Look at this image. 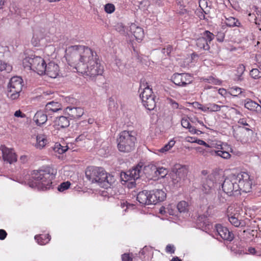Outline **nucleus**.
Returning <instances> with one entry per match:
<instances>
[{"label":"nucleus","instance_id":"1","mask_svg":"<svg viewBox=\"0 0 261 261\" xmlns=\"http://www.w3.org/2000/svg\"><path fill=\"white\" fill-rule=\"evenodd\" d=\"M97 57L96 53L90 48L84 45H71L66 50L65 57L70 66H74L79 72L81 64L87 65Z\"/></svg>","mask_w":261,"mask_h":261},{"label":"nucleus","instance_id":"2","mask_svg":"<svg viewBox=\"0 0 261 261\" xmlns=\"http://www.w3.org/2000/svg\"><path fill=\"white\" fill-rule=\"evenodd\" d=\"M85 175L91 184H96L105 189L110 188L115 181L113 175L107 173L103 168L100 167H88L85 170Z\"/></svg>","mask_w":261,"mask_h":261},{"label":"nucleus","instance_id":"3","mask_svg":"<svg viewBox=\"0 0 261 261\" xmlns=\"http://www.w3.org/2000/svg\"><path fill=\"white\" fill-rule=\"evenodd\" d=\"M57 173L56 169L48 166L33 171L32 175L33 178L38 184V188L44 191L51 188L53 180L55 179Z\"/></svg>","mask_w":261,"mask_h":261},{"label":"nucleus","instance_id":"4","mask_svg":"<svg viewBox=\"0 0 261 261\" xmlns=\"http://www.w3.org/2000/svg\"><path fill=\"white\" fill-rule=\"evenodd\" d=\"M116 142L120 152L129 153L135 150L137 138L134 132L123 130L119 134Z\"/></svg>","mask_w":261,"mask_h":261},{"label":"nucleus","instance_id":"5","mask_svg":"<svg viewBox=\"0 0 261 261\" xmlns=\"http://www.w3.org/2000/svg\"><path fill=\"white\" fill-rule=\"evenodd\" d=\"M104 72V67L98 57L87 65L81 64L79 67V72L85 76L91 78L101 75Z\"/></svg>","mask_w":261,"mask_h":261},{"label":"nucleus","instance_id":"6","mask_svg":"<svg viewBox=\"0 0 261 261\" xmlns=\"http://www.w3.org/2000/svg\"><path fill=\"white\" fill-rule=\"evenodd\" d=\"M140 98L143 106L149 110H152L156 106V96L152 91V89L147 82L141 81L140 90Z\"/></svg>","mask_w":261,"mask_h":261},{"label":"nucleus","instance_id":"7","mask_svg":"<svg viewBox=\"0 0 261 261\" xmlns=\"http://www.w3.org/2000/svg\"><path fill=\"white\" fill-rule=\"evenodd\" d=\"M24 68H29L39 75L45 74L46 63L44 59L40 56L27 57L22 61Z\"/></svg>","mask_w":261,"mask_h":261},{"label":"nucleus","instance_id":"8","mask_svg":"<svg viewBox=\"0 0 261 261\" xmlns=\"http://www.w3.org/2000/svg\"><path fill=\"white\" fill-rule=\"evenodd\" d=\"M23 80L19 76H14L10 81L8 86V96L12 99H16L19 96L23 87Z\"/></svg>","mask_w":261,"mask_h":261},{"label":"nucleus","instance_id":"9","mask_svg":"<svg viewBox=\"0 0 261 261\" xmlns=\"http://www.w3.org/2000/svg\"><path fill=\"white\" fill-rule=\"evenodd\" d=\"M221 178L222 176L216 171H213L208 175L202 185V192L206 194H212L215 191L217 184Z\"/></svg>","mask_w":261,"mask_h":261},{"label":"nucleus","instance_id":"10","mask_svg":"<svg viewBox=\"0 0 261 261\" xmlns=\"http://www.w3.org/2000/svg\"><path fill=\"white\" fill-rule=\"evenodd\" d=\"M222 188L223 191L229 196L239 191L240 188L237 185L235 174L230 175L224 179Z\"/></svg>","mask_w":261,"mask_h":261},{"label":"nucleus","instance_id":"11","mask_svg":"<svg viewBox=\"0 0 261 261\" xmlns=\"http://www.w3.org/2000/svg\"><path fill=\"white\" fill-rule=\"evenodd\" d=\"M237 185L239 187V191L249 192L252 188V181L249 174L245 172H242L235 175Z\"/></svg>","mask_w":261,"mask_h":261},{"label":"nucleus","instance_id":"12","mask_svg":"<svg viewBox=\"0 0 261 261\" xmlns=\"http://www.w3.org/2000/svg\"><path fill=\"white\" fill-rule=\"evenodd\" d=\"M193 77L189 73H174L171 77L172 81L176 85L186 87L193 82Z\"/></svg>","mask_w":261,"mask_h":261},{"label":"nucleus","instance_id":"13","mask_svg":"<svg viewBox=\"0 0 261 261\" xmlns=\"http://www.w3.org/2000/svg\"><path fill=\"white\" fill-rule=\"evenodd\" d=\"M228 217L230 223L237 227H245L246 226H249V224L251 222L250 220L247 218L244 220L240 219V216L238 213L234 214L233 215H228Z\"/></svg>","mask_w":261,"mask_h":261},{"label":"nucleus","instance_id":"14","mask_svg":"<svg viewBox=\"0 0 261 261\" xmlns=\"http://www.w3.org/2000/svg\"><path fill=\"white\" fill-rule=\"evenodd\" d=\"M149 192L150 204H155L159 202L163 201L166 197V194L162 190L155 189Z\"/></svg>","mask_w":261,"mask_h":261},{"label":"nucleus","instance_id":"15","mask_svg":"<svg viewBox=\"0 0 261 261\" xmlns=\"http://www.w3.org/2000/svg\"><path fill=\"white\" fill-rule=\"evenodd\" d=\"M1 150L3 154V159L5 161H7L10 164L17 161V156L13 149L8 148L4 145L1 147Z\"/></svg>","mask_w":261,"mask_h":261},{"label":"nucleus","instance_id":"16","mask_svg":"<svg viewBox=\"0 0 261 261\" xmlns=\"http://www.w3.org/2000/svg\"><path fill=\"white\" fill-rule=\"evenodd\" d=\"M232 150L230 145L226 143L222 147V149L212 150L210 153L211 155H216L224 159H229L231 158L230 152H232Z\"/></svg>","mask_w":261,"mask_h":261},{"label":"nucleus","instance_id":"17","mask_svg":"<svg viewBox=\"0 0 261 261\" xmlns=\"http://www.w3.org/2000/svg\"><path fill=\"white\" fill-rule=\"evenodd\" d=\"M216 229L219 235L224 240L231 241L234 238L233 233L221 224H216Z\"/></svg>","mask_w":261,"mask_h":261},{"label":"nucleus","instance_id":"18","mask_svg":"<svg viewBox=\"0 0 261 261\" xmlns=\"http://www.w3.org/2000/svg\"><path fill=\"white\" fill-rule=\"evenodd\" d=\"M65 114L71 119H79L84 114V109L81 107H68L65 109Z\"/></svg>","mask_w":261,"mask_h":261},{"label":"nucleus","instance_id":"19","mask_svg":"<svg viewBox=\"0 0 261 261\" xmlns=\"http://www.w3.org/2000/svg\"><path fill=\"white\" fill-rule=\"evenodd\" d=\"M60 72L59 66L54 62H50L45 67V74L51 78L57 77Z\"/></svg>","mask_w":261,"mask_h":261},{"label":"nucleus","instance_id":"20","mask_svg":"<svg viewBox=\"0 0 261 261\" xmlns=\"http://www.w3.org/2000/svg\"><path fill=\"white\" fill-rule=\"evenodd\" d=\"M46 36L47 33L44 29H40L35 30L31 40L32 44L34 46H39L40 44V41L45 38Z\"/></svg>","mask_w":261,"mask_h":261},{"label":"nucleus","instance_id":"21","mask_svg":"<svg viewBox=\"0 0 261 261\" xmlns=\"http://www.w3.org/2000/svg\"><path fill=\"white\" fill-rule=\"evenodd\" d=\"M244 107L249 110L255 112L257 114L261 113V105L251 99L247 98L245 100Z\"/></svg>","mask_w":261,"mask_h":261},{"label":"nucleus","instance_id":"22","mask_svg":"<svg viewBox=\"0 0 261 261\" xmlns=\"http://www.w3.org/2000/svg\"><path fill=\"white\" fill-rule=\"evenodd\" d=\"M69 124L68 118L63 116L57 117L54 122V125L57 129L67 127Z\"/></svg>","mask_w":261,"mask_h":261},{"label":"nucleus","instance_id":"23","mask_svg":"<svg viewBox=\"0 0 261 261\" xmlns=\"http://www.w3.org/2000/svg\"><path fill=\"white\" fill-rule=\"evenodd\" d=\"M130 30L137 41L140 42L142 40L144 34L142 28L137 26L135 23H132L130 26Z\"/></svg>","mask_w":261,"mask_h":261},{"label":"nucleus","instance_id":"24","mask_svg":"<svg viewBox=\"0 0 261 261\" xmlns=\"http://www.w3.org/2000/svg\"><path fill=\"white\" fill-rule=\"evenodd\" d=\"M62 109V105L58 102L51 101L48 102L45 107V111L48 115H51L53 113L57 112Z\"/></svg>","mask_w":261,"mask_h":261},{"label":"nucleus","instance_id":"25","mask_svg":"<svg viewBox=\"0 0 261 261\" xmlns=\"http://www.w3.org/2000/svg\"><path fill=\"white\" fill-rule=\"evenodd\" d=\"M36 139L35 146L37 149H42L48 143L47 136L45 134H38Z\"/></svg>","mask_w":261,"mask_h":261},{"label":"nucleus","instance_id":"26","mask_svg":"<svg viewBox=\"0 0 261 261\" xmlns=\"http://www.w3.org/2000/svg\"><path fill=\"white\" fill-rule=\"evenodd\" d=\"M149 199V192L146 190L140 192L137 196V200L142 205L150 204Z\"/></svg>","mask_w":261,"mask_h":261},{"label":"nucleus","instance_id":"27","mask_svg":"<svg viewBox=\"0 0 261 261\" xmlns=\"http://www.w3.org/2000/svg\"><path fill=\"white\" fill-rule=\"evenodd\" d=\"M47 114L41 111L37 112L34 116L33 119L38 125H42L46 122L47 120Z\"/></svg>","mask_w":261,"mask_h":261},{"label":"nucleus","instance_id":"28","mask_svg":"<svg viewBox=\"0 0 261 261\" xmlns=\"http://www.w3.org/2000/svg\"><path fill=\"white\" fill-rule=\"evenodd\" d=\"M152 253L151 249L145 246L140 251V255L143 261H148Z\"/></svg>","mask_w":261,"mask_h":261},{"label":"nucleus","instance_id":"29","mask_svg":"<svg viewBox=\"0 0 261 261\" xmlns=\"http://www.w3.org/2000/svg\"><path fill=\"white\" fill-rule=\"evenodd\" d=\"M35 239L37 243L40 245H44L49 242L50 239V237L48 234H40L36 236Z\"/></svg>","mask_w":261,"mask_h":261},{"label":"nucleus","instance_id":"30","mask_svg":"<svg viewBox=\"0 0 261 261\" xmlns=\"http://www.w3.org/2000/svg\"><path fill=\"white\" fill-rule=\"evenodd\" d=\"M196 45L199 48L203 49L205 50H208L210 48L209 43L207 42L206 39L202 37L197 39Z\"/></svg>","mask_w":261,"mask_h":261},{"label":"nucleus","instance_id":"31","mask_svg":"<svg viewBox=\"0 0 261 261\" xmlns=\"http://www.w3.org/2000/svg\"><path fill=\"white\" fill-rule=\"evenodd\" d=\"M226 24L229 27H240L241 24L239 20L233 17H229L226 19Z\"/></svg>","mask_w":261,"mask_h":261},{"label":"nucleus","instance_id":"32","mask_svg":"<svg viewBox=\"0 0 261 261\" xmlns=\"http://www.w3.org/2000/svg\"><path fill=\"white\" fill-rule=\"evenodd\" d=\"M141 168V166H137L132 169L129 170L134 181H135L136 179L139 178L140 176Z\"/></svg>","mask_w":261,"mask_h":261},{"label":"nucleus","instance_id":"33","mask_svg":"<svg viewBox=\"0 0 261 261\" xmlns=\"http://www.w3.org/2000/svg\"><path fill=\"white\" fill-rule=\"evenodd\" d=\"M175 141L174 139L170 140L167 144H165L163 147L158 150L159 152L165 153L170 150L175 145Z\"/></svg>","mask_w":261,"mask_h":261},{"label":"nucleus","instance_id":"34","mask_svg":"<svg viewBox=\"0 0 261 261\" xmlns=\"http://www.w3.org/2000/svg\"><path fill=\"white\" fill-rule=\"evenodd\" d=\"M121 178L122 180L125 182L130 181V184L134 185L135 183V181L133 180V177L129 170L121 173Z\"/></svg>","mask_w":261,"mask_h":261},{"label":"nucleus","instance_id":"35","mask_svg":"<svg viewBox=\"0 0 261 261\" xmlns=\"http://www.w3.org/2000/svg\"><path fill=\"white\" fill-rule=\"evenodd\" d=\"M201 81L215 85H220L222 83L220 80L212 76H208L207 78H202Z\"/></svg>","mask_w":261,"mask_h":261},{"label":"nucleus","instance_id":"36","mask_svg":"<svg viewBox=\"0 0 261 261\" xmlns=\"http://www.w3.org/2000/svg\"><path fill=\"white\" fill-rule=\"evenodd\" d=\"M225 143H223L220 141L214 140L211 142L208 143V148H214L216 150L222 149V147L225 145Z\"/></svg>","mask_w":261,"mask_h":261},{"label":"nucleus","instance_id":"37","mask_svg":"<svg viewBox=\"0 0 261 261\" xmlns=\"http://www.w3.org/2000/svg\"><path fill=\"white\" fill-rule=\"evenodd\" d=\"M189 206V204L187 202L181 201L178 203L177 208L180 213H184L188 211Z\"/></svg>","mask_w":261,"mask_h":261},{"label":"nucleus","instance_id":"38","mask_svg":"<svg viewBox=\"0 0 261 261\" xmlns=\"http://www.w3.org/2000/svg\"><path fill=\"white\" fill-rule=\"evenodd\" d=\"M242 92V89L238 87H232L229 88L228 89L229 94H230L233 96H237L241 94Z\"/></svg>","mask_w":261,"mask_h":261},{"label":"nucleus","instance_id":"39","mask_svg":"<svg viewBox=\"0 0 261 261\" xmlns=\"http://www.w3.org/2000/svg\"><path fill=\"white\" fill-rule=\"evenodd\" d=\"M208 109H209V112H216L220 111L221 110V108L224 107V106H219L215 103H207Z\"/></svg>","mask_w":261,"mask_h":261},{"label":"nucleus","instance_id":"40","mask_svg":"<svg viewBox=\"0 0 261 261\" xmlns=\"http://www.w3.org/2000/svg\"><path fill=\"white\" fill-rule=\"evenodd\" d=\"M68 149V147L63 146L59 143H56L54 147V150L55 152L59 153V154H62L65 152Z\"/></svg>","mask_w":261,"mask_h":261},{"label":"nucleus","instance_id":"41","mask_svg":"<svg viewBox=\"0 0 261 261\" xmlns=\"http://www.w3.org/2000/svg\"><path fill=\"white\" fill-rule=\"evenodd\" d=\"M214 37L215 36L213 33H211L208 31H205L203 33V37H202L206 39L207 42L210 43L214 39Z\"/></svg>","mask_w":261,"mask_h":261},{"label":"nucleus","instance_id":"42","mask_svg":"<svg viewBox=\"0 0 261 261\" xmlns=\"http://www.w3.org/2000/svg\"><path fill=\"white\" fill-rule=\"evenodd\" d=\"M250 76L254 79H259L261 78V72L257 68L252 69L250 72Z\"/></svg>","mask_w":261,"mask_h":261},{"label":"nucleus","instance_id":"43","mask_svg":"<svg viewBox=\"0 0 261 261\" xmlns=\"http://www.w3.org/2000/svg\"><path fill=\"white\" fill-rule=\"evenodd\" d=\"M104 10L107 13L111 14L115 11V6L113 4L108 3L105 5Z\"/></svg>","mask_w":261,"mask_h":261},{"label":"nucleus","instance_id":"44","mask_svg":"<svg viewBox=\"0 0 261 261\" xmlns=\"http://www.w3.org/2000/svg\"><path fill=\"white\" fill-rule=\"evenodd\" d=\"M71 185L69 181L63 182L61 183L58 187V190L60 192H63L64 191L68 189Z\"/></svg>","mask_w":261,"mask_h":261},{"label":"nucleus","instance_id":"45","mask_svg":"<svg viewBox=\"0 0 261 261\" xmlns=\"http://www.w3.org/2000/svg\"><path fill=\"white\" fill-rule=\"evenodd\" d=\"M11 69L12 67L9 65H7L0 60V71L6 70L9 72Z\"/></svg>","mask_w":261,"mask_h":261},{"label":"nucleus","instance_id":"46","mask_svg":"<svg viewBox=\"0 0 261 261\" xmlns=\"http://www.w3.org/2000/svg\"><path fill=\"white\" fill-rule=\"evenodd\" d=\"M133 254L132 253H124L121 255V259L122 261H133Z\"/></svg>","mask_w":261,"mask_h":261},{"label":"nucleus","instance_id":"47","mask_svg":"<svg viewBox=\"0 0 261 261\" xmlns=\"http://www.w3.org/2000/svg\"><path fill=\"white\" fill-rule=\"evenodd\" d=\"M181 124L182 127L188 128L191 125L189 118L187 117L182 118L181 120Z\"/></svg>","mask_w":261,"mask_h":261},{"label":"nucleus","instance_id":"48","mask_svg":"<svg viewBox=\"0 0 261 261\" xmlns=\"http://www.w3.org/2000/svg\"><path fill=\"white\" fill-rule=\"evenodd\" d=\"M245 70V66L243 64H240L237 67V73L239 76H241Z\"/></svg>","mask_w":261,"mask_h":261},{"label":"nucleus","instance_id":"49","mask_svg":"<svg viewBox=\"0 0 261 261\" xmlns=\"http://www.w3.org/2000/svg\"><path fill=\"white\" fill-rule=\"evenodd\" d=\"M170 103L173 109H182L184 108V107L181 105L179 106V105L177 102L172 99L170 100Z\"/></svg>","mask_w":261,"mask_h":261},{"label":"nucleus","instance_id":"50","mask_svg":"<svg viewBox=\"0 0 261 261\" xmlns=\"http://www.w3.org/2000/svg\"><path fill=\"white\" fill-rule=\"evenodd\" d=\"M238 123L240 124H242L244 126H248V127H246V129L247 130H250V128H249L250 126L248 124V123L247 122V120L246 118H241L238 121Z\"/></svg>","mask_w":261,"mask_h":261},{"label":"nucleus","instance_id":"51","mask_svg":"<svg viewBox=\"0 0 261 261\" xmlns=\"http://www.w3.org/2000/svg\"><path fill=\"white\" fill-rule=\"evenodd\" d=\"M156 171L161 177H164L167 174V170L163 167L159 168Z\"/></svg>","mask_w":261,"mask_h":261},{"label":"nucleus","instance_id":"52","mask_svg":"<svg viewBox=\"0 0 261 261\" xmlns=\"http://www.w3.org/2000/svg\"><path fill=\"white\" fill-rule=\"evenodd\" d=\"M166 252L169 253H173L175 251V248L173 245L168 244L166 247Z\"/></svg>","mask_w":261,"mask_h":261},{"label":"nucleus","instance_id":"53","mask_svg":"<svg viewBox=\"0 0 261 261\" xmlns=\"http://www.w3.org/2000/svg\"><path fill=\"white\" fill-rule=\"evenodd\" d=\"M218 93L223 97H226L229 94L228 91H227L226 89L224 88H220L218 90Z\"/></svg>","mask_w":261,"mask_h":261},{"label":"nucleus","instance_id":"54","mask_svg":"<svg viewBox=\"0 0 261 261\" xmlns=\"http://www.w3.org/2000/svg\"><path fill=\"white\" fill-rule=\"evenodd\" d=\"M173 49L172 46L171 45H168L167 46L166 48H164L163 49V52L165 54L166 53L168 55L171 53Z\"/></svg>","mask_w":261,"mask_h":261},{"label":"nucleus","instance_id":"55","mask_svg":"<svg viewBox=\"0 0 261 261\" xmlns=\"http://www.w3.org/2000/svg\"><path fill=\"white\" fill-rule=\"evenodd\" d=\"M7 236V232L4 229H0V240H4Z\"/></svg>","mask_w":261,"mask_h":261},{"label":"nucleus","instance_id":"56","mask_svg":"<svg viewBox=\"0 0 261 261\" xmlns=\"http://www.w3.org/2000/svg\"><path fill=\"white\" fill-rule=\"evenodd\" d=\"M14 116L16 117L24 118L25 115L22 113L20 110L16 111L14 113Z\"/></svg>","mask_w":261,"mask_h":261},{"label":"nucleus","instance_id":"57","mask_svg":"<svg viewBox=\"0 0 261 261\" xmlns=\"http://www.w3.org/2000/svg\"><path fill=\"white\" fill-rule=\"evenodd\" d=\"M196 143L198 144L199 145H203V146H205L206 147H207V146H208V143H206L203 140H201V139H197V138L196 139Z\"/></svg>","mask_w":261,"mask_h":261},{"label":"nucleus","instance_id":"58","mask_svg":"<svg viewBox=\"0 0 261 261\" xmlns=\"http://www.w3.org/2000/svg\"><path fill=\"white\" fill-rule=\"evenodd\" d=\"M189 129V131L193 134H198V132H200L199 130H196V128L191 125L189 126V127L188 128Z\"/></svg>","mask_w":261,"mask_h":261},{"label":"nucleus","instance_id":"59","mask_svg":"<svg viewBox=\"0 0 261 261\" xmlns=\"http://www.w3.org/2000/svg\"><path fill=\"white\" fill-rule=\"evenodd\" d=\"M255 61L258 65V67L261 66V55H256L255 56Z\"/></svg>","mask_w":261,"mask_h":261},{"label":"nucleus","instance_id":"60","mask_svg":"<svg viewBox=\"0 0 261 261\" xmlns=\"http://www.w3.org/2000/svg\"><path fill=\"white\" fill-rule=\"evenodd\" d=\"M197 138L192 137H187L186 138V141L191 143H196Z\"/></svg>","mask_w":261,"mask_h":261},{"label":"nucleus","instance_id":"61","mask_svg":"<svg viewBox=\"0 0 261 261\" xmlns=\"http://www.w3.org/2000/svg\"><path fill=\"white\" fill-rule=\"evenodd\" d=\"M192 105H193V107H194L195 108H197L199 110L201 107V104H200L198 102H196V101L193 102Z\"/></svg>","mask_w":261,"mask_h":261},{"label":"nucleus","instance_id":"62","mask_svg":"<svg viewBox=\"0 0 261 261\" xmlns=\"http://www.w3.org/2000/svg\"><path fill=\"white\" fill-rule=\"evenodd\" d=\"M200 110H201L202 111H203L204 112H209V109H208L207 104L205 106L201 105V108L200 109Z\"/></svg>","mask_w":261,"mask_h":261},{"label":"nucleus","instance_id":"63","mask_svg":"<svg viewBox=\"0 0 261 261\" xmlns=\"http://www.w3.org/2000/svg\"><path fill=\"white\" fill-rule=\"evenodd\" d=\"M248 251L250 253L253 254L255 253V249L254 248L251 247L248 249Z\"/></svg>","mask_w":261,"mask_h":261},{"label":"nucleus","instance_id":"64","mask_svg":"<svg viewBox=\"0 0 261 261\" xmlns=\"http://www.w3.org/2000/svg\"><path fill=\"white\" fill-rule=\"evenodd\" d=\"M171 261H182L179 257L176 256L172 258Z\"/></svg>","mask_w":261,"mask_h":261}]
</instances>
